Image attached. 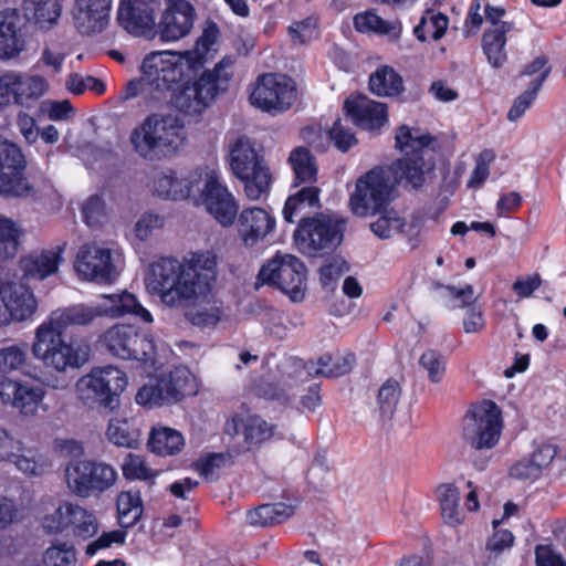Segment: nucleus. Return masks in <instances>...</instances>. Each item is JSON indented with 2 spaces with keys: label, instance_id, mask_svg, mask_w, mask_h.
Returning <instances> with one entry per match:
<instances>
[{
  "label": "nucleus",
  "instance_id": "nucleus-1",
  "mask_svg": "<svg viewBox=\"0 0 566 566\" xmlns=\"http://www.w3.org/2000/svg\"><path fill=\"white\" fill-rule=\"evenodd\" d=\"M396 146L405 157L388 167H376L358 178L350 196L352 211L358 217L380 213L391 201L392 191L402 180L413 189L424 184L423 151L436 139L418 128L401 125L396 133Z\"/></svg>",
  "mask_w": 566,
  "mask_h": 566
},
{
  "label": "nucleus",
  "instance_id": "nucleus-2",
  "mask_svg": "<svg viewBox=\"0 0 566 566\" xmlns=\"http://www.w3.org/2000/svg\"><path fill=\"white\" fill-rule=\"evenodd\" d=\"M217 256L196 252L182 263L164 258L151 265L147 286L168 307L187 310L202 303L217 281Z\"/></svg>",
  "mask_w": 566,
  "mask_h": 566
},
{
  "label": "nucleus",
  "instance_id": "nucleus-3",
  "mask_svg": "<svg viewBox=\"0 0 566 566\" xmlns=\"http://www.w3.org/2000/svg\"><path fill=\"white\" fill-rule=\"evenodd\" d=\"M105 303L97 306L76 304L53 311L46 322L41 324L53 331L64 333L71 326H87L96 317H120L126 314L135 315L145 323H151L153 316L136 298L128 292L120 294L103 295Z\"/></svg>",
  "mask_w": 566,
  "mask_h": 566
},
{
  "label": "nucleus",
  "instance_id": "nucleus-4",
  "mask_svg": "<svg viewBox=\"0 0 566 566\" xmlns=\"http://www.w3.org/2000/svg\"><path fill=\"white\" fill-rule=\"evenodd\" d=\"M234 60L223 57L213 70L205 71L195 81H188L174 90L170 103L181 114L199 117L217 96L228 90Z\"/></svg>",
  "mask_w": 566,
  "mask_h": 566
},
{
  "label": "nucleus",
  "instance_id": "nucleus-5",
  "mask_svg": "<svg viewBox=\"0 0 566 566\" xmlns=\"http://www.w3.org/2000/svg\"><path fill=\"white\" fill-rule=\"evenodd\" d=\"M182 129L177 116L151 114L132 130L129 140L142 158L160 160L177 153L184 143Z\"/></svg>",
  "mask_w": 566,
  "mask_h": 566
},
{
  "label": "nucleus",
  "instance_id": "nucleus-6",
  "mask_svg": "<svg viewBox=\"0 0 566 566\" xmlns=\"http://www.w3.org/2000/svg\"><path fill=\"white\" fill-rule=\"evenodd\" d=\"M62 333L40 325L35 332L32 353L44 366L57 373L82 367L90 356V347L76 342H65Z\"/></svg>",
  "mask_w": 566,
  "mask_h": 566
},
{
  "label": "nucleus",
  "instance_id": "nucleus-7",
  "mask_svg": "<svg viewBox=\"0 0 566 566\" xmlns=\"http://www.w3.org/2000/svg\"><path fill=\"white\" fill-rule=\"evenodd\" d=\"M198 384L195 375L184 366L149 379L136 394V402L147 408L175 405L184 398L195 396Z\"/></svg>",
  "mask_w": 566,
  "mask_h": 566
},
{
  "label": "nucleus",
  "instance_id": "nucleus-8",
  "mask_svg": "<svg viewBox=\"0 0 566 566\" xmlns=\"http://www.w3.org/2000/svg\"><path fill=\"white\" fill-rule=\"evenodd\" d=\"M128 384L124 371L114 366L93 369L76 384L78 398L88 407L114 411L120 405L119 396Z\"/></svg>",
  "mask_w": 566,
  "mask_h": 566
},
{
  "label": "nucleus",
  "instance_id": "nucleus-9",
  "mask_svg": "<svg viewBox=\"0 0 566 566\" xmlns=\"http://www.w3.org/2000/svg\"><path fill=\"white\" fill-rule=\"evenodd\" d=\"M117 479L116 469L101 460L75 459L64 469L67 490L81 499L105 493L115 485Z\"/></svg>",
  "mask_w": 566,
  "mask_h": 566
},
{
  "label": "nucleus",
  "instance_id": "nucleus-10",
  "mask_svg": "<svg viewBox=\"0 0 566 566\" xmlns=\"http://www.w3.org/2000/svg\"><path fill=\"white\" fill-rule=\"evenodd\" d=\"M99 344L109 354L122 359H134L145 365H154L156 347L154 339L139 333L134 326L117 324L106 329Z\"/></svg>",
  "mask_w": 566,
  "mask_h": 566
},
{
  "label": "nucleus",
  "instance_id": "nucleus-11",
  "mask_svg": "<svg viewBox=\"0 0 566 566\" xmlns=\"http://www.w3.org/2000/svg\"><path fill=\"white\" fill-rule=\"evenodd\" d=\"M501 410L492 400L472 405L463 419V438L474 449L493 448L501 434Z\"/></svg>",
  "mask_w": 566,
  "mask_h": 566
},
{
  "label": "nucleus",
  "instance_id": "nucleus-12",
  "mask_svg": "<svg viewBox=\"0 0 566 566\" xmlns=\"http://www.w3.org/2000/svg\"><path fill=\"white\" fill-rule=\"evenodd\" d=\"M258 280L276 286L294 302L302 301L305 296L306 268L292 254L276 253L262 265Z\"/></svg>",
  "mask_w": 566,
  "mask_h": 566
},
{
  "label": "nucleus",
  "instance_id": "nucleus-13",
  "mask_svg": "<svg viewBox=\"0 0 566 566\" xmlns=\"http://www.w3.org/2000/svg\"><path fill=\"white\" fill-rule=\"evenodd\" d=\"M296 87L292 78L280 74L262 75L250 95V103L271 114L287 111L296 101Z\"/></svg>",
  "mask_w": 566,
  "mask_h": 566
},
{
  "label": "nucleus",
  "instance_id": "nucleus-14",
  "mask_svg": "<svg viewBox=\"0 0 566 566\" xmlns=\"http://www.w3.org/2000/svg\"><path fill=\"white\" fill-rule=\"evenodd\" d=\"M342 229L339 221L319 214L298 223L294 231V240L304 252H328L340 244L343 240Z\"/></svg>",
  "mask_w": 566,
  "mask_h": 566
},
{
  "label": "nucleus",
  "instance_id": "nucleus-15",
  "mask_svg": "<svg viewBox=\"0 0 566 566\" xmlns=\"http://www.w3.org/2000/svg\"><path fill=\"white\" fill-rule=\"evenodd\" d=\"M142 73L148 86L149 97L161 101L181 80L182 67L170 52H153L145 56Z\"/></svg>",
  "mask_w": 566,
  "mask_h": 566
},
{
  "label": "nucleus",
  "instance_id": "nucleus-16",
  "mask_svg": "<svg viewBox=\"0 0 566 566\" xmlns=\"http://www.w3.org/2000/svg\"><path fill=\"white\" fill-rule=\"evenodd\" d=\"M74 269L83 280L96 283H112L118 275L112 250L96 242H87L80 247Z\"/></svg>",
  "mask_w": 566,
  "mask_h": 566
},
{
  "label": "nucleus",
  "instance_id": "nucleus-17",
  "mask_svg": "<svg viewBox=\"0 0 566 566\" xmlns=\"http://www.w3.org/2000/svg\"><path fill=\"white\" fill-rule=\"evenodd\" d=\"M24 169H12L0 174V196L45 203L55 197L53 185L39 177L25 176Z\"/></svg>",
  "mask_w": 566,
  "mask_h": 566
},
{
  "label": "nucleus",
  "instance_id": "nucleus-18",
  "mask_svg": "<svg viewBox=\"0 0 566 566\" xmlns=\"http://www.w3.org/2000/svg\"><path fill=\"white\" fill-rule=\"evenodd\" d=\"M484 17L489 24L482 36V49L489 63L494 67H501L507 60L505 44L506 34L514 30V22L503 21L505 9L484 4Z\"/></svg>",
  "mask_w": 566,
  "mask_h": 566
},
{
  "label": "nucleus",
  "instance_id": "nucleus-19",
  "mask_svg": "<svg viewBox=\"0 0 566 566\" xmlns=\"http://www.w3.org/2000/svg\"><path fill=\"white\" fill-rule=\"evenodd\" d=\"M161 0H119L117 22L129 34L148 36L156 29Z\"/></svg>",
  "mask_w": 566,
  "mask_h": 566
},
{
  "label": "nucleus",
  "instance_id": "nucleus-20",
  "mask_svg": "<svg viewBox=\"0 0 566 566\" xmlns=\"http://www.w3.org/2000/svg\"><path fill=\"white\" fill-rule=\"evenodd\" d=\"M201 191L202 202L206 210L223 227L233 223L239 206L233 195L224 187L216 171L205 174L203 188L197 186Z\"/></svg>",
  "mask_w": 566,
  "mask_h": 566
},
{
  "label": "nucleus",
  "instance_id": "nucleus-21",
  "mask_svg": "<svg viewBox=\"0 0 566 566\" xmlns=\"http://www.w3.org/2000/svg\"><path fill=\"white\" fill-rule=\"evenodd\" d=\"M113 0H73L71 18L74 29L83 36H96L111 23Z\"/></svg>",
  "mask_w": 566,
  "mask_h": 566
},
{
  "label": "nucleus",
  "instance_id": "nucleus-22",
  "mask_svg": "<svg viewBox=\"0 0 566 566\" xmlns=\"http://www.w3.org/2000/svg\"><path fill=\"white\" fill-rule=\"evenodd\" d=\"M44 396L42 387L0 376V400L23 416H34Z\"/></svg>",
  "mask_w": 566,
  "mask_h": 566
},
{
  "label": "nucleus",
  "instance_id": "nucleus-23",
  "mask_svg": "<svg viewBox=\"0 0 566 566\" xmlns=\"http://www.w3.org/2000/svg\"><path fill=\"white\" fill-rule=\"evenodd\" d=\"M0 450V461L13 464L25 475L38 476L46 469L43 457L36 450L25 447L21 440L10 436L4 429Z\"/></svg>",
  "mask_w": 566,
  "mask_h": 566
},
{
  "label": "nucleus",
  "instance_id": "nucleus-24",
  "mask_svg": "<svg viewBox=\"0 0 566 566\" xmlns=\"http://www.w3.org/2000/svg\"><path fill=\"white\" fill-rule=\"evenodd\" d=\"M344 109L352 122L364 130H379L388 122L387 105L366 95H350L345 99Z\"/></svg>",
  "mask_w": 566,
  "mask_h": 566
},
{
  "label": "nucleus",
  "instance_id": "nucleus-25",
  "mask_svg": "<svg viewBox=\"0 0 566 566\" xmlns=\"http://www.w3.org/2000/svg\"><path fill=\"white\" fill-rule=\"evenodd\" d=\"M195 8L186 0H174L164 11L158 23L164 41H176L186 36L193 25Z\"/></svg>",
  "mask_w": 566,
  "mask_h": 566
},
{
  "label": "nucleus",
  "instance_id": "nucleus-26",
  "mask_svg": "<svg viewBox=\"0 0 566 566\" xmlns=\"http://www.w3.org/2000/svg\"><path fill=\"white\" fill-rule=\"evenodd\" d=\"M23 25L24 20L17 9L0 11V59H13L24 49Z\"/></svg>",
  "mask_w": 566,
  "mask_h": 566
},
{
  "label": "nucleus",
  "instance_id": "nucleus-27",
  "mask_svg": "<svg viewBox=\"0 0 566 566\" xmlns=\"http://www.w3.org/2000/svg\"><path fill=\"white\" fill-rule=\"evenodd\" d=\"M275 227V219L262 208L243 209L238 220L239 235L247 247L255 245Z\"/></svg>",
  "mask_w": 566,
  "mask_h": 566
},
{
  "label": "nucleus",
  "instance_id": "nucleus-28",
  "mask_svg": "<svg viewBox=\"0 0 566 566\" xmlns=\"http://www.w3.org/2000/svg\"><path fill=\"white\" fill-rule=\"evenodd\" d=\"M195 186H198L196 177H180L170 169L156 171L151 180L153 192L169 200L187 199Z\"/></svg>",
  "mask_w": 566,
  "mask_h": 566
},
{
  "label": "nucleus",
  "instance_id": "nucleus-29",
  "mask_svg": "<svg viewBox=\"0 0 566 566\" xmlns=\"http://www.w3.org/2000/svg\"><path fill=\"white\" fill-rule=\"evenodd\" d=\"M0 295H3V302H8L15 322H23L30 318L36 311L38 303L33 293L22 284H2L0 286Z\"/></svg>",
  "mask_w": 566,
  "mask_h": 566
},
{
  "label": "nucleus",
  "instance_id": "nucleus-30",
  "mask_svg": "<svg viewBox=\"0 0 566 566\" xmlns=\"http://www.w3.org/2000/svg\"><path fill=\"white\" fill-rule=\"evenodd\" d=\"M319 207V189L314 186L304 187L295 195L290 196L283 208V218L286 222L294 223L300 219V223L311 220L308 216L313 210Z\"/></svg>",
  "mask_w": 566,
  "mask_h": 566
},
{
  "label": "nucleus",
  "instance_id": "nucleus-31",
  "mask_svg": "<svg viewBox=\"0 0 566 566\" xmlns=\"http://www.w3.org/2000/svg\"><path fill=\"white\" fill-rule=\"evenodd\" d=\"M64 245L54 250L34 253L22 260V269L28 279L44 280L57 272L59 264L63 260Z\"/></svg>",
  "mask_w": 566,
  "mask_h": 566
},
{
  "label": "nucleus",
  "instance_id": "nucleus-32",
  "mask_svg": "<svg viewBox=\"0 0 566 566\" xmlns=\"http://www.w3.org/2000/svg\"><path fill=\"white\" fill-rule=\"evenodd\" d=\"M230 167L232 172L245 174L250 167H256L259 164H265L253 147L251 139L247 136H239L229 145Z\"/></svg>",
  "mask_w": 566,
  "mask_h": 566
},
{
  "label": "nucleus",
  "instance_id": "nucleus-33",
  "mask_svg": "<svg viewBox=\"0 0 566 566\" xmlns=\"http://www.w3.org/2000/svg\"><path fill=\"white\" fill-rule=\"evenodd\" d=\"M22 6L25 18L44 30L56 24L62 14L60 0H23Z\"/></svg>",
  "mask_w": 566,
  "mask_h": 566
},
{
  "label": "nucleus",
  "instance_id": "nucleus-34",
  "mask_svg": "<svg viewBox=\"0 0 566 566\" xmlns=\"http://www.w3.org/2000/svg\"><path fill=\"white\" fill-rule=\"evenodd\" d=\"M354 27L359 32H374L387 35L390 40H398L402 30L399 20H384L374 10L357 13L354 17Z\"/></svg>",
  "mask_w": 566,
  "mask_h": 566
},
{
  "label": "nucleus",
  "instance_id": "nucleus-35",
  "mask_svg": "<svg viewBox=\"0 0 566 566\" xmlns=\"http://www.w3.org/2000/svg\"><path fill=\"white\" fill-rule=\"evenodd\" d=\"M234 176L244 182V192L250 200H260L269 195L273 177L266 163L251 166L248 172Z\"/></svg>",
  "mask_w": 566,
  "mask_h": 566
},
{
  "label": "nucleus",
  "instance_id": "nucleus-36",
  "mask_svg": "<svg viewBox=\"0 0 566 566\" xmlns=\"http://www.w3.org/2000/svg\"><path fill=\"white\" fill-rule=\"evenodd\" d=\"M294 506L284 503L263 504L247 513V522L252 526H273L292 517Z\"/></svg>",
  "mask_w": 566,
  "mask_h": 566
},
{
  "label": "nucleus",
  "instance_id": "nucleus-37",
  "mask_svg": "<svg viewBox=\"0 0 566 566\" xmlns=\"http://www.w3.org/2000/svg\"><path fill=\"white\" fill-rule=\"evenodd\" d=\"M437 495L444 523L453 527L460 525L464 521V513L459 505V489L450 483L441 484L437 488Z\"/></svg>",
  "mask_w": 566,
  "mask_h": 566
},
{
  "label": "nucleus",
  "instance_id": "nucleus-38",
  "mask_svg": "<svg viewBox=\"0 0 566 566\" xmlns=\"http://www.w3.org/2000/svg\"><path fill=\"white\" fill-rule=\"evenodd\" d=\"M355 356L347 354L345 356L324 355L316 363H311L307 367L308 374L323 377H342L348 374L355 365Z\"/></svg>",
  "mask_w": 566,
  "mask_h": 566
},
{
  "label": "nucleus",
  "instance_id": "nucleus-39",
  "mask_svg": "<svg viewBox=\"0 0 566 566\" xmlns=\"http://www.w3.org/2000/svg\"><path fill=\"white\" fill-rule=\"evenodd\" d=\"M369 88L378 96H397L403 91L401 76L391 67H379L369 77Z\"/></svg>",
  "mask_w": 566,
  "mask_h": 566
},
{
  "label": "nucleus",
  "instance_id": "nucleus-40",
  "mask_svg": "<svg viewBox=\"0 0 566 566\" xmlns=\"http://www.w3.org/2000/svg\"><path fill=\"white\" fill-rule=\"evenodd\" d=\"M149 449L158 455H172L184 447V438L180 432L170 428L153 429L149 441Z\"/></svg>",
  "mask_w": 566,
  "mask_h": 566
},
{
  "label": "nucleus",
  "instance_id": "nucleus-41",
  "mask_svg": "<svg viewBox=\"0 0 566 566\" xmlns=\"http://www.w3.org/2000/svg\"><path fill=\"white\" fill-rule=\"evenodd\" d=\"M289 164L297 184H314L317 176L315 157L306 147H297L291 151Z\"/></svg>",
  "mask_w": 566,
  "mask_h": 566
},
{
  "label": "nucleus",
  "instance_id": "nucleus-42",
  "mask_svg": "<svg viewBox=\"0 0 566 566\" xmlns=\"http://www.w3.org/2000/svg\"><path fill=\"white\" fill-rule=\"evenodd\" d=\"M15 104L24 105L38 99L48 91V82L40 75L15 72Z\"/></svg>",
  "mask_w": 566,
  "mask_h": 566
},
{
  "label": "nucleus",
  "instance_id": "nucleus-43",
  "mask_svg": "<svg viewBox=\"0 0 566 566\" xmlns=\"http://www.w3.org/2000/svg\"><path fill=\"white\" fill-rule=\"evenodd\" d=\"M401 397L400 384L395 379L385 381L378 390L377 406L379 418L382 421L390 420L397 409Z\"/></svg>",
  "mask_w": 566,
  "mask_h": 566
},
{
  "label": "nucleus",
  "instance_id": "nucleus-44",
  "mask_svg": "<svg viewBox=\"0 0 566 566\" xmlns=\"http://www.w3.org/2000/svg\"><path fill=\"white\" fill-rule=\"evenodd\" d=\"M379 218L370 223V230L379 239L386 240L403 231L406 221L394 209H382Z\"/></svg>",
  "mask_w": 566,
  "mask_h": 566
},
{
  "label": "nucleus",
  "instance_id": "nucleus-45",
  "mask_svg": "<svg viewBox=\"0 0 566 566\" xmlns=\"http://www.w3.org/2000/svg\"><path fill=\"white\" fill-rule=\"evenodd\" d=\"M106 437L117 447L134 448L138 442L139 432L126 419H111Z\"/></svg>",
  "mask_w": 566,
  "mask_h": 566
},
{
  "label": "nucleus",
  "instance_id": "nucleus-46",
  "mask_svg": "<svg viewBox=\"0 0 566 566\" xmlns=\"http://www.w3.org/2000/svg\"><path fill=\"white\" fill-rule=\"evenodd\" d=\"M448 28V18L442 13L427 11L421 18L418 25L415 27L413 33L420 41H426L428 36L439 40L443 36Z\"/></svg>",
  "mask_w": 566,
  "mask_h": 566
},
{
  "label": "nucleus",
  "instance_id": "nucleus-47",
  "mask_svg": "<svg viewBox=\"0 0 566 566\" xmlns=\"http://www.w3.org/2000/svg\"><path fill=\"white\" fill-rule=\"evenodd\" d=\"M549 72L551 67H546L538 77L534 78L531 82L530 87L515 98L507 114L509 120H517L520 117H522L526 109L530 108V106L535 101L544 81L547 78Z\"/></svg>",
  "mask_w": 566,
  "mask_h": 566
},
{
  "label": "nucleus",
  "instance_id": "nucleus-48",
  "mask_svg": "<svg viewBox=\"0 0 566 566\" xmlns=\"http://www.w3.org/2000/svg\"><path fill=\"white\" fill-rule=\"evenodd\" d=\"M117 512L120 526L135 525L143 514L140 497L130 492H123L117 497Z\"/></svg>",
  "mask_w": 566,
  "mask_h": 566
},
{
  "label": "nucleus",
  "instance_id": "nucleus-49",
  "mask_svg": "<svg viewBox=\"0 0 566 566\" xmlns=\"http://www.w3.org/2000/svg\"><path fill=\"white\" fill-rule=\"evenodd\" d=\"M71 525L76 537L87 539L94 536L98 531L96 516L86 509L72 504Z\"/></svg>",
  "mask_w": 566,
  "mask_h": 566
},
{
  "label": "nucleus",
  "instance_id": "nucleus-50",
  "mask_svg": "<svg viewBox=\"0 0 566 566\" xmlns=\"http://www.w3.org/2000/svg\"><path fill=\"white\" fill-rule=\"evenodd\" d=\"M27 159L21 148L13 142L0 137V171L25 169Z\"/></svg>",
  "mask_w": 566,
  "mask_h": 566
},
{
  "label": "nucleus",
  "instance_id": "nucleus-51",
  "mask_svg": "<svg viewBox=\"0 0 566 566\" xmlns=\"http://www.w3.org/2000/svg\"><path fill=\"white\" fill-rule=\"evenodd\" d=\"M28 345L17 344L0 348V376L20 370L27 363Z\"/></svg>",
  "mask_w": 566,
  "mask_h": 566
},
{
  "label": "nucleus",
  "instance_id": "nucleus-52",
  "mask_svg": "<svg viewBox=\"0 0 566 566\" xmlns=\"http://www.w3.org/2000/svg\"><path fill=\"white\" fill-rule=\"evenodd\" d=\"M420 367L426 370L428 379L433 384H439L446 373L444 356L434 350L427 349L419 358Z\"/></svg>",
  "mask_w": 566,
  "mask_h": 566
},
{
  "label": "nucleus",
  "instance_id": "nucleus-53",
  "mask_svg": "<svg viewBox=\"0 0 566 566\" xmlns=\"http://www.w3.org/2000/svg\"><path fill=\"white\" fill-rule=\"evenodd\" d=\"M274 432V427L259 416L245 417L244 440L250 444H256L269 440Z\"/></svg>",
  "mask_w": 566,
  "mask_h": 566
},
{
  "label": "nucleus",
  "instance_id": "nucleus-54",
  "mask_svg": "<svg viewBox=\"0 0 566 566\" xmlns=\"http://www.w3.org/2000/svg\"><path fill=\"white\" fill-rule=\"evenodd\" d=\"M18 251V230L14 223L0 218V261L13 258Z\"/></svg>",
  "mask_w": 566,
  "mask_h": 566
},
{
  "label": "nucleus",
  "instance_id": "nucleus-55",
  "mask_svg": "<svg viewBox=\"0 0 566 566\" xmlns=\"http://www.w3.org/2000/svg\"><path fill=\"white\" fill-rule=\"evenodd\" d=\"M43 562L45 566H75V551L65 543L54 544L45 551Z\"/></svg>",
  "mask_w": 566,
  "mask_h": 566
},
{
  "label": "nucleus",
  "instance_id": "nucleus-56",
  "mask_svg": "<svg viewBox=\"0 0 566 566\" xmlns=\"http://www.w3.org/2000/svg\"><path fill=\"white\" fill-rule=\"evenodd\" d=\"M123 475L127 480H150L156 473L146 465L143 457L129 453L122 464Z\"/></svg>",
  "mask_w": 566,
  "mask_h": 566
},
{
  "label": "nucleus",
  "instance_id": "nucleus-57",
  "mask_svg": "<svg viewBox=\"0 0 566 566\" xmlns=\"http://www.w3.org/2000/svg\"><path fill=\"white\" fill-rule=\"evenodd\" d=\"M72 504L60 505L53 513L42 520L43 528L49 533H60L71 525Z\"/></svg>",
  "mask_w": 566,
  "mask_h": 566
},
{
  "label": "nucleus",
  "instance_id": "nucleus-58",
  "mask_svg": "<svg viewBox=\"0 0 566 566\" xmlns=\"http://www.w3.org/2000/svg\"><path fill=\"white\" fill-rule=\"evenodd\" d=\"M289 34L293 43L304 44L318 36L317 22L313 18L294 22L289 27Z\"/></svg>",
  "mask_w": 566,
  "mask_h": 566
},
{
  "label": "nucleus",
  "instance_id": "nucleus-59",
  "mask_svg": "<svg viewBox=\"0 0 566 566\" xmlns=\"http://www.w3.org/2000/svg\"><path fill=\"white\" fill-rule=\"evenodd\" d=\"M67 88L76 95L84 93L86 90L93 91L96 94L105 92V84L93 76L82 77L78 74H71L66 81Z\"/></svg>",
  "mask_w": 566,
  "mask_h": 566
},
{
  "label": "nucleus",
  "instance_id": "nucleus-60",
  "mask_svg": "<svg viewBox=\"0 0 566 566\" xmlns=\"http://www.w3.org/2000/svg\"><path fill=\"white\" fill-rule=\"evenodd\" d=\"M328 134L335 147L342 153L348 151L349 148L357 144L354 133L349 128L344 127L340 119L334 122Z\"/></svg>",
  "mask_w": 566,
  "mask_h": 566
},
{
  "label": "nucleus",
  "instance_id": "nucleus-61",
  "mask_svg": "<svg viewBox=\"0 0 566 566\" xmlns=\"http://www.w3.org/2000/svg\"><path fill=\"white\" fill-rule=\"evenodd\" d=\"M495 159V154L491 149H484L476 158L475 167L469 180L470 187L481 186L489 177V166Z\"/></svg>",
  "mask_w": 566,
  "mask_h": 566
},
{
  "label": "nucleus",
  "instance_id": "nucleus-62",
  "mask_svg": "<svg viewBox=\"0 0 566 566\" xmlns=\"http://www.w3.org/2000/svg\"><path fill=\"white\" fill-rule=\"evenodd\" d=\"M514 536L510 531L499 530L488 539L485 549L490 553L489 558L496 557L504 549L513 545Z\"/></svg>",
  "mask_w": 566,
  "mask_h": 566
},
{
  "label": "nucleus",
  "instance_id": "nucleus-63",
  "mask_svg": "<svg viewBox=\"0 0 566 566\" xmlns=\"http://www.w3.org/2000/svg\"><path fill=\"white\" fill-rule=\"evenodd\" d=\"M538 464L531 458H524L512 465L510 469V475L517 480H534L541 475Z\"/></svg>",
  "mask_w": 566,
  "mask_h": 566
},
{
  "label": "nucleus",
  "instance_id": "nucleus-64",
  "mask_svg": "<svg viewBox=\"0 0 566 566\" xmlns=\"http://www.w3.org/2000/svg\"><path fill=\"white\" fill-rule=\"evenodd\" d=\"M220 310L211 307L209 310H198L196 312H186L188 319L200 327H212L220 321Z\"/></svg>",
  "mask_w": 566,
  "mask_h": 566
}]
</instances>
